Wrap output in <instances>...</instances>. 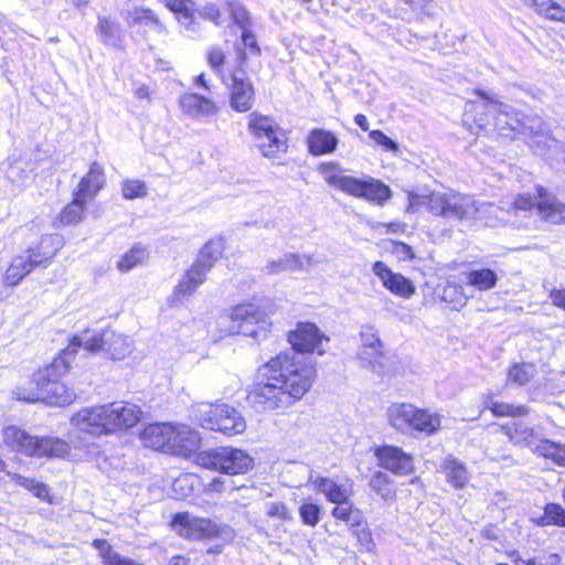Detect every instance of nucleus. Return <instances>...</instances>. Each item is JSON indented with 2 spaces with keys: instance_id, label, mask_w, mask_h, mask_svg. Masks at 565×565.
Listing matches in <instances>:
<instances>
[{
  "instance_id": "6ab92c4d",
  "label": "nucleus",
  "mask_w": 565,
  "mask_h": 565,
  "mask_svg": "<svg viewBox=\"0 0 565 565\" xmlns=\"http://www.w3.org/2000/svg\"><path fill=\"white\" fill-rule=\"evenodd\" d=\"M172 433L173 423L149 424L140 431V439L143 446L169 454Z\"/></svg>"
},
{
  "instance_id": "cd10ccee",
  "label": "nucleus",
  "mask_w": 565,
  "mask_h": 565,
  "mask_svg": "<svg viewBox=\"0 0 565 565\" xmlns=\"http://www.w3.org/2000/svg\"><path fill=\"white\" fill-rule=\"evenodd\" d=\"M541 17L565 23V0H522Z\"/></svg>"
},
{
  "instance_id": "c756f323",
  "label": "nucleus",
  "mask_w": 565,
  "mask_h": 565,
  "mask_svg": "<svg viewBox=\"0 0 565 565\" xmlns=\"http://www.w3.org/2000/svg\"><path fill=\"white\" fill-rule=\"evenodd\" d=\"M280 129L278 124L268 116L258 113H252L248 116V130L253 135L255 142L266 136L270 137L273 134H279Z\"/></svg>"
},
{
  "instance_id": "9b49d317",
  "label": "nucleus",
  "mask_w": 565,
  "mask_h": 565,
  "mask_svg": "<svg viewBox=\"0 0 565 565\" xmlns=\"http://www.w3.org/2000/svg\"><path fill=\"white\" fill-rule=\"evenodd\" d=\"M288 341L297 352H316L322 355L326 352L323 343H328L329 338L315 323L300 322L289 332Z\"/></svg>"
},
{
  "instance_id": "09e8293b",
  "label": "nucleus",
  "mask_w": 565,
  "mask_h": 565,
  "mask_svg": "<svg viewBox=\"0 0 565 565\" xmlns=\"http://www.w3.org/2000/svg\"><path fill=\"white\" fill-rule=\"evenodd\" d=\"M514 565H559L561 556L556 553H545L539 557L525 558L518 551L509 554Z\"/></svg>"
},
{
  "instance_id": "37998d69",
  "label": "nucleus",
  "mask_w": 565,
  "mask_h": 565,
  "mask_svg": "<svg viewBox=\"0 0 565 565\" xmlns=\"http://www.w3.org/2000/svg\"><path fill=\"white\" fill-rule=\"evenodd\" d=\"M225 10L231 15L233 22L241 29L245 30L252 26V17L248 10L238 0H223Z\"/></svg>"
},
{
  "instance_id": "a18cd8bd",
  "label": "nucleus",
  "mask_w": 565,
  "mask_h": 565,
  "mask_svg": "<svg viewBox=\"0 0 565 565\" xmlns=\"http://www.w3.org/2000/svg\"><path fill=\"white\" fill-rule=\"evenodd\" d=\"M148 258L147 250L137 245L125 253L117 262V268L121 273H127L138 265L143 264Z\"/></svg>"
},
{
  "instance_id": "2f4dec72",
  "label": "nucleus",
  "mask_w": 565,
  "mask_h": 565,
  "mask_svg": "<svg viewBox=\"0 0 565 565\" xmlns=\"http://www.w3.org/2000/svg\"><path fill=\"white\" fill-rule=\"evenodd\" d=\"M308 145L311 153L320 156L333 152L337 148L338 139L330 131L315 129L308 138Z\"/></svg>"
},
{
  "instance_id": "13d9d810",
  "label": "nucleus",
  "mask_w": 565,
  "mask_h": 565,
  "mask_svg": "<svg viewBox=\"0 0 565 565\" xmlns=\"http://www.w3.org/2000/svg\"><path fill=\"white\" fill-rule=\"evenodd\" d=\"M383 356V347L360 348L358 359L365 367L376 370Z\"/></svg>"
},
{
  "instance_id": "412c9836",
  "label": "nucleus",
  "mask_w": 565,
  "mask_h": 565,
  "mask_svg": "<svg viewBox=\"0 0 565 565\" xmlns=\"http://www.w3.org/2000/svg\"><path fill=\"white\" fill-rule=\"evenodd\" d=\"M536 209L544 221L553 224L565 223V204L544 188H537Z\"/></svg>"
},
{
  "instance_id": "8fccbe9b",
  "label": "nucleus",
  "mask_w": 565,
  "mask_h": 565,
  "mask_svg": "<svg viewBox=\"0 0 565 565\" xmlns=\"http://www.w3.org/2000/svg\"><path fill=\"white\" fill-rule=\"evenodd\" d=\"M536 450L541 456L553 460L558 466L565 467V444L544 440L536 447Z\"/></svg>"
},
{
  "instance_id": "774afa93",
  "label": "nucleus",
  "mask_w": 565,
  "mask_h": 565,
  "mask_svg": "<svg viewBox=\"0 0 565 565\" xmlns=\"http://www.w3.org/2000/svg\"><path fill=\"white\" fill-rule=\"evenodd\" d=\"M209 64L214 70H220L225 61V54L224 52L218 47H212L207 55Z\"/></svg>"
},
{
  "instance_id": "a211bd4d",
  "label": "nucleus",
  "mask_w": 565,
  "mask_h": 565,
  "mask_svg": "<svg viewBox=\"0 0 565 565\" xmlns=\"http://www.w3.org/2000/svg\"><path fill=\"white\" fill-rule=\"evenodd\" d=\"M210 270L209 263H195L182 277L170 297L172 305L182 303L190 297L204 280L206 273Z\"/></svg>"
},
{
  "instance_id": "bb28decb",
  "label": "nucleus",
  "mask_w": 565,
  "mask_h": 565,
  "mask_svg": "<svg viewBox=\"0 0 565 565\" xmlns=\"http://www.w3.org/2000/svg\"><path fill=\"white\" fill-rule=\"evenodd\" d=\"M126 22L128 26L135 29H154L159 32L164 31V25L161 23L158 15L149 8L134 7L126 14Z\"/></svg>"
},
{
  "instance_id": "1a4fd4ad",
  "label": "nucleus",
  "mask_w": 565,
  "mask_h": 565,
  "mask_svg": "<svg viewBox=\"0 0 565 565\" xmlns=\"http://www.w3.org/2000/svg\"><path fill=\"white\" fill-rule=\"evenodd\" d=\"M198 463L206 469L235 476L248 472L254 466V459L243 449L221 447L200 452Z\"/></svg>"
},
{
  "instance_id": "f257e3e1",
  "label": "nucleus",
  "mask_w": 565,
  "mask_h": 565,
  "mask_svg": "<svg viewBox=\"0 0 565 565\" xmlns=\"http://www.w3.org/2000/svg\"><path fill=\"white\" fill-rule=\"evenodd\" d=\"M316 376L313 364L295 352H280L258 369L247 401L258 412H284L309 392Z\"/></svg>"
},
{
  "instance_id": "5fc2aeb1",
  "label": "nucleus",
  "mask_w": 565,
  "mask_h": 565,
  "mask_svg": "<svg viewBox=\"0 0 565 565\" xmlns=\"http://www.w3.org/2000/svg\"><path fill=\"white\" fill-rule=\"evenodd\" d=\"M352 535L356 539L362 550L367 553H374L376 544L373 539V534L366 522L362 519L360 526L350 527Z\"/></svg>"
},
{
  "instance_id": "864d4df0",
  "label": "nucleus",
  "mask_w": 565,
  "mask_h": 565,
  "mask_svg": "<svg viewBox=\"0 0 565 565\" xmlns=\"http://www.w3.org/2000/svg\"><path fill=\"white\" fill-rule=\"evenodd\" d=\"M224 247L225 244L223 238L211 239L203 247L200 258L196 263H209L211 268L214 262L222 257L224 253Z\"/></svg>"
},
{
  "instance_id": "393cba45",
  "label": "nucleus",
  "mask_w": 565,
  "mask_h": 565,
  "mask_svg": "<svg viewBox=\"0 0 565 565\" xmlns=\"http://www.w3.org/2000/svg\"><path fill=\"white\" fill-rule=\"evenodd\" d=\"M39 259L32 258L28 250L17 255L6 270L3 284L11 287L17 286L34 267L39 266Z\"/></svg>"
},
{
  "instance_id": "f3484780",
  "label": "nucleus",
  "mask_w": 565,
  "mask_h": 565,
  "mask_svg": "<svg viewBox=\"0 0 565 565\" xmlns=\"http://www.w3.org/2000/svg\"><path fill=\"white\" fill-rule=\"evenodd\" d=\"M372 271L381 280L383 287L392 294L402 298H409L415 294L414 284L403 275L394 273L383 262H375L372 266Z\"/></svg>"
},
{
  "instance_id": "ddd939ff",
  "label": "nucleus",
  "mask_w": 565,
  "mask_h": 565,
  "mask_svg": "<svg viewBox=\"0 0 565 565\" xmlns=\"http://www.w3.org/2000/svg\"><path fill=\"white\" fill-rule=\"evenodd\" d=\"M71 425L93 436L109 435L105 405L81 408L71 417Z\"/></svg>"
},
{
  "instance_id": "e2e57ef3",
  "label": "nucleus",
  "mask_w": 565,
  "mask_h": 565,
  "mask_svg": "<svg viewBox=\"0 0 565 565\" xmlns=\"http://www.w3.org/2000/svg\"><path fill=\"white\" fill-rule=\"evenodd\" d=\"M301 521L309 526H315L320 521V508L313 503H303L299 508Z\"/></svg>"
},
{
  "instance_id": "c03bdc74",
  "label": "nucleus",
  "mask_w": 565,
  "mask_h": 565,
  "mask_svg": "<svg viewBox=\"0 0 565 565\" xmlns=\"http://www.w3.org/2000/svg\"><path fill=\"white\" fill-rule=\"evenodd\" d=\"M88 200L79 198L74 193L73 201L61 212V222L64 224H74L82 221Z\"/></svg>"
},
{
  "instance_id": "de8ad7c7",
  "label": "nucleus",
  "mask_w": 565,
  "mask_h": 565,
  "mask_svg": "<svg viewBox=\"0 0 565 565\" xmlns=\"http://www.w3.org/2000/svg\"><path fill=\"white\" fill-rule=\"evenodd\" d=\"M331 514L337 520L348 522L350 527L360 526L361 520L363 519L361 512L355 509L349 500L343 501L341 504H337V507L331 511Z\"/></svg>"
},
{
  "instance_id": "39448f33",
  "label": "nucleus",
  "mask_w": 565,
  "mask_h": 565,
  "mask_svg": "<svg viewBox=\"0 0 565 565\" xmlns=\"http://www.w3.org/2000/svg\"><path fill=\"white\" fill-rule=\"evenodd\" d=\"M324 182L348 195L364 199L383 206L391 198V189L372 177L359 179L345 173L340 163L331 161L318 167Z\"/></svg>"
},
{
  "instance_id": "680f3d73",
  "label": "nucleus",
  "mask_w": 565,
  "mask_h": 565,
  "mask_svg": "<svg viewBox=\"0 0 565 565\" xmlns=\"http://www.w3.org/2000/svg\"><path fill=\"white\" fill-rule=\"evenodd\" d=\"M266 514L281 522H289L292 520V515L287 505L279 501H271L265 505Z\"/></svg>"
},
{
  "instance_id": "6e6d98bb",
  "label": "nucleus",
  "mask_w": 565,
  "mask_h": 565,
  "mask_svg": "<svg viewBox=\"0 0 565 565\" xmlns=\"http://www.w3.org/2000/svg\"><path fill=\"white\" fill-rule=\"evenodd\" d=\"M198 478L191 473H181L172 482V490L175 495L180 498L189 497L195 486L198 484Z\"/></svg>"
},
{
  "instance_id": "f8f14e48",
  "label": "nucleus",
  "mask_w": 565,
  "mask_h": 565,
  "mask_svg": "<svg viewBox=\"0 0 565 565\" xmlns=\"http://www.w3.org/2000/svg\"><path fill=\"white\" fill-rule=\"evenodd\" d=\"M170 455L190 458L202 446L200 431L184 423H173L170 439Z\"/></svg>"
},
{
  "instance_id": "20e7f679",
  "label": "nucleus",
  "mask_w": 565,
  "mask_h": 565,
  "mask_svg": "<svg viewBox=\"0 0 565 565\" xmlns=\"http://www.w3.org/2000/svg\"><path fill=\"white\" fill-rule=\"evenodd\" d=\"M70 370L65 356H56L50 364L35 371L28 387H18V399L29 403L43 402L52 406H65L73 403L76 395L60 379Z\"/></svg>"
},
{
  "instance_id": "4c0bfd02",
  "label": "nucleus",
  "mask_w": 565,
  "mask_h": 565,
  "mask_svg": "<svg viewBox=\"0 0 565 565\" xmlns=\"http://www.w3.org/2000/svg\"><path fill=\"white\" fill-rule=\"evenodd\" d=\"M501 430L509 437L511 443L518 446L531 445L536 437L534 429L523 423L503 425L501 426Z\"/></svg>"
},
{
  "instance_id": "58836bf2",
  "label": "nucleus",
  "mask_w": 565,
  "mask_h": 565,
  "mask_svg": "<svg viewBox=\"0 0 565 565\" xmlns=\"http://www.w3.org/2000/svg\"><path fill=\"white\" fill-rule=\"evenodd\" d=\"M532 521L539 526L556 525L565 527V508L559 503H547L543 514L533 518Z\"/></svg>"
},
{
  "instance_id": "052dcab7",
  "label": "nucleus",
  "mask_w": 565,
  "mask_h": 565,
  "mask_svg": "<svg viewBox=\"0 0 565 565\" xmlns=\"http://www.w3.org/2000/svg\"><path fill=\"white\" fill-rule=\"evenodd\" d=\"M222 9H225L223 0H218V2H207L199 9V14L212 21L215 25H221L223 23Z\"/></svg>"
},
{
  "instance_id": "aec40b11",
  "label": "nucleus",
  "mask_w": 565,
  "mask_h": 565,
  "mask_svg": "<svg viewBox=\"0 0 565 565\" xmlns=\"http://www.w3.org/2000/svg\"><path fill=\"white\" fill-rule=\"evenodd\" d=\"M179 103L182 111L194 119L213 117L218 113V107L214 100L198 94H183Z\"/></svg>"
},
{
  "instance_id": "bf43d9fd",
  "label": "nucleus",
  "mask_w": 565,
  "mask_h": 565,
  "mask_svg": "<svg viewBox=\"0 0 565 565\" xmlns=\"http://www.w3.org/2000/svg\"><path fill=\"white\" fill-rule=\"evenodd\" d=\"M370 486L383 499L387 500L395 497V491L392 487V482L385 473L376 472L372 477Z\"/></svg>"
},
{
  "instance_id": "473e14b6",
  "label": "nucleus",
  "mask_w": 565,
  "mask_h": 565,
  "mask_svg": "<svg viewBox=\"0 0 565 565\" xmlns=\"http://www.w3.org/2000/svg\"><path fill=\"white\" fill-rule=\"evenodd\" d=\"M7 475L14 483L30 491L35 498L50 504L54 503L53 497L50 494L49 487L45 483L10 471Z\"/></svg>"
},
{
  "instance_id": "a878e982",
  "label": "nucleus",
  "mask_w": 565,
  "mask_h": 565,
  "mask_svg": "<svg viewBox=\"0 0 565 565\" xmlns=\"http://www.w3.org/2000/svg\"><path fill=\"white\" fill-rule=\"evenodd\" d=\"M105 353L114 360H124L135 348L134 340L113 330L104 331Z\"/></svg>"
},
{
  "instance_id": "ea45409f",
  "label": "nucleus",
  "mask_w": 565,
  "mask_h": 565,
  "mask_svg": "<svg viewBox=\"0 0 565 565\" xmlns=\"http://www.w3.org/2000/svg\"><path fill=\"white\" fill-rule=\"evenodd\" d=\"M92 544L99 552L104 565H141L115 552L106 540L96 539Z\"/></svg>"
},
{
  "instance_id": "b1692460",
  "label": "nucleus",
  "mask_w": 565,
  "mask_h": 565,
  "mask_svg": "<svg viewBox=\"0 0 565 565\" xmlns=\"http://www.w3.org/2000/svg\"><path fill=\"white\" fill-rule=\"evenodd\" d=\"M106 183L104 168L98 162H93L88 172L78 182L75 193L88 201L104 188Z\"/></svg>"
},
{
  "instance_id": "e433bc0d",
  "label": "nucleus",
  "mask_w": 565,
  "mask_h": 565,
  "mask_svg": "<svg viewBox=\"0 0 565 565\" xmlns=\"http://www.w3.org/2000/svg\"><path fill=\"white\" fill-rule=\"evenodd\" d=\"M96 32L100 41L107 46L117 47L122 41V32L119 25L105 17L98 19Z\"/></svg>"
},
{
  "instance_id": "69168bd1",
  "label": "nucleus",
  "mask_w": 565,
  "mask_h": 565,
  "mask_svg": "<svg viewBox=\"0 0 565 565\" xmlns=\"http://www.w3.org/2000/svg\"><path fill=\"white\" fill-rule=\"evenodd\" d=\"M362 344L360 348L383 347L379 338L377 331L373 326L366 324L361 328L360 332Z\"/></svg>"
},
{
  "instance_id": "0e129e2a",
  "label": "nucleus",
  "mask_w": 565,
  "mask_h": 565,
  "mask_svg": "<svg viewBox=\"0 0 565 565\" xmlns=\"http://www.w3.org/2000/svg\"><path fill=\"white\" fill-rule=\"evenodd\" d=\"M369 138L379 147H382L385 151H390L393 153L398 152V145L394 140H392L388 136H386L381 130H371L369 132Z\"/></svg>"
},
{
  "instance_id": "a19ab883",
  "label": "nucleus",
  "mask_w": 565,
  "mask_h": 565,
  "mask_svg": "<svg viewBox=\"0 0 565 565\" xmlns=\"http://www.w3.org/2000/svg\"><path fill=\"white\" fill-rule=\"evenodd\" d=\"M61 246L60 239L53 236H45L41 239L38 247L28 248L32 258L39 259V266L50 262L57 253Z\"/></svg>"
},
{
  "instance_id": "f704fd0d",
  "label": "nucleus",
  "mask_w": 565,
  "mask_h": 565,
  "mask_svg": "<svg viewBox=\"0 0 565 565\" xmlns=\"http://www.w3.org/2000/svg\"><path fill=\"white\" fill-rule=\"evenodd\" d=\"M441 471L446 480L456 489H462L469 481V473L463 466L455 458H446Z\"/></svg>"
},
{
  "instance_id": "4be33fe9",
  "label": "nucleus",
  "mask_w": 565,
  "mask_h": 565,
  "mask_svg": "<svg viewBox=\"0 0 565 565\" xmlns=\"http://www.w3.org/2000/svg\"><path fill=\"white\" fill-rule=\"evenodd\" d=\"M81 347L92 353L105 352L104 332L95 333L86 330L74 335L67 348L58 356H65L71 362Z\"/></svg>"
},
{
  "instance_id": "f03ea898",
  "label": "nucleus",
  "mask_w": 565,
  "mask_h": 565,
  "mask_svg": "<svg viewBox=\"0 0 565 565\" xmlns=\"http://www.w3.org/2000/svg\"><path fill=\"white\" fill-rule=\"evenodd\" d=\"M406 213H415L425 207L428 213L460 224L494 225L502 210L491 203L478 201L470 194L448 191H431L428 194L408 192Z\"/></svg>"
},
{
  "instance_id": "dca6fc26",
  "label": "nucleus",
  "mask_w": 565,
  "mask_h": 565,
  "mask_svg": "<svg viewBox=\"0 0 565 565\" xmlns=\"http://www.w3.org/2000/svg\"><path fill=\"white\" fill-rule=\"evenodd\" d=\"M379 466L394 475L407 476L414 472L413 456L396 446H383L375 449Z\"/></svg>"
},
{
  "instance_id": "c85d7f7f",
  "label": "nucleus",
  "mask_w": 565,
  "mask_h": 565,
  "mask_svg": "<svg viewBox=\"0 0 565 565\" xmlns=\"http://www.w3.org/2000/svg\"><path fill=\"white\" fill-rule=\"evenodd\" d=\"M315 488L326 495V498L335 504H341L352 495V491L343 486L338 484L333 480L324 477L317 478L313 481Z\"/></svg>"
},
{
  "instance_id": "72a5a7b5",
  "label": "nucleus",
  "mask_w": 565,
  "mask_h": 565,
  "mask_svg": "<svg viewBox=\"0 0 565 565\" xmlns=\"http://www.w3.org/2000/svg\"><path fill=\"white\" fill-rule=\"evenodd\" d=\"M214 427H216V431L233 436L243 434L247 425L243 415L227 405V413L222 417L221 423H214Z\"/></svg>"
},
{
  "instance_id": "2eb2a0df",
  "label": "nucleus",
  "mask_w": 565,
  "mask_h": 565,
  "mask_svg": "<svg viewBox=\"0 0 565 565\" xmlns=\"http://www.w3.org/2000/svg\"><path fill=\"white\" fill-rule=\"evenodd\" d=\"M230 105L239 113L252 109L254 104V87L243 70H235L231 75Z\"/></svg>"
},
{
  "instance_id": "7c9ffc66",
  "label": "nucleus",
  "mask_w": 565,
  "mask_h": 565,
  "mask_svg": "<svg viewBox=\"0 0 565 565\" xmlns=\"http://www.w3.org/2000/svg\"><path fill=\"white\" fill-rule=\"evenodd\" d=\"M310 265L309 257H302L297 254H286L277 260L268 263L266 269L269 274H279L282 271L303 270Z\"/></svg>"
},
{
  "instance_id": "0eeeda50",
  "label": "nucleus",
  "mask_w": 565,
  "mask_h": 565,
  "mask_svg": "<svg viewBox=\"0 0 565 565\" xmlns=\"http://www.w3.org/2000/svg\"><path fill=\"white\" fill-rule=\"evenodd\" d=\"M388 424L405 435H433L441 428V415L411 403H393L386 412Z\"/></svg>"
},
{
  "instance_id": "3c124183",
  "label": "nucleus",
  "mask_w": 565,
  "mask_h": 565,
  "mask_svg": "<svg viewBox=\"0 0 565 565\" xmlns=\"http://www.w3.org/2000/svg\"><path fill=\"white\" fill-rule=\"evenodd\" d=\"M536 369L532 363H516L508 371V380L518 384H527L535 375Z\"/></svg>"
},
{
  "instance_id": "4d7b16f0",
  "label": "nucleus",
  "mask_w": 565,
  "mask_h": 565,
  "mask_svg": "<svg viewBox=\"0 0 565 565\" xmlns=\"http://www.w3.org/2000/svg\"><path fill=\"white\" fill-rule=\"evenodd\" d=\"M121 194L126 200L145 198L148 194L147 184L137 179H126L121 183Z\"/></svg>"
},
{
  "instance_id": "603ef678",
  "label": "nucleus",
  "mask_w": 565,
  "mask_h": 565,
  "mask_svg": "<svg viewBox=\"0 0 565 565\" xmlns=\"http://www.w3.org/2000/svg\"><path fill=\"white\" fill-rule=\"evenodd\" d=\"M166 7L178 14V19L190 26L193 21V3L191 0H164Z\"/></svg>"
},
{
  "instance_id": "49530a36",
  "label": "nucleus",
  "mask_w": 565,
  "mask_h": 565,
  "mask_svg": "<svg viewBox=\"0 0 565 565\" xmlns=\"http://www.w3.org/2000/svg\"><path fill=\"white\" fill-rule=\"evenodd\" d=\"M486 408L491 411L493 415L519 417L525 416L529 413V408L524 405H512L508 403L497 402L492 398H488L486 402Z\"/></svg>"
},
{
  "instance_id": "423d86ee",
  "label": "nucleus",
  "mask_w": 565,
  "mask_h": 565,
  "mask_svg": "<svg viewBox=\"0 0 565 565\" xmlns=\"http://www.w3.org/2000/svg\"><path fill=\"white\" fill-rule=\"evenodd\" d=\"M483 103L486 111L493 116L494 128L501 137L513 139L516 134L536 135L542 131L543 122L539 117H520L514 109L483 90L475 92Z\"/></svg>"
},
{
  "instance_id": "9d476101",
  "label": "nucleus",
  "mask_w": 565,
  "mask_h": 565,
  "mask_svg": "<svg viewBox=\"0 0 565 565\" xmlns=\"http://www.w3.org/2000/svg\"><path fill=\"white\" fill-rule=\"evenodd\" d=\"M172 529L188 540H205L218 537L224 526L210 519L198 518L188 512L178 513L172 520Z\"/></svg>"
},
{
  "instance_id": "7ed1b4c3",
  "label": "nucleus",
  "mask_w": 565,
  "mask_h": 565,
  "mask_svg": "<svg viewBox=\"0 0 565 565\" xmlns=\"http://www.w3.org/2000/svg\"><path fill=\"white\" fill-rule=\"evenodd\" d=\"M4 444L28 457L85 461L97 450L95 443L68 441L55 436L31 435L17 426L2 429Z\"/></svg>"
},
{
  "instance_id": "338daca9",
  "label": "nucleus",
  "mask_w": 565,
  "mask_h": 565,
  "mask_svg": "<svg viewBox=\"0 0 565 565\" xmlns=\"http://www.w3.org/2000/svg\"><path fill=\"white\" fill-rule=\"evenodd\" d=\"M392 254L395 255L399 260H411L414 258V252L407 244L401 242H392Z\"/></svg>"
},
{
  "instance_id": "6e6552de",
  "label": "nucleus",
  "mask_w": 565,
  "mask_h": 565,
  "mask_svg": "<svg viewBox=\"0 0 565 565\" xmlns=\"http://www.w3.org/2000/svg\"><path fill=\"white\" fill-rule=\"evenodd\" d=\"M218 324L223 335L242 334L258 339L265 337L268 329L266 315L258 306L243 302L233 307L228 313L220 317Z\"/></svg>"
},
{
  "instance_id": "4468645a",
  "label": "nucleus",
  "mask_w": 565,
  "mask_h": 565,
  "mask_svg": "<svg viewBox=\"0 0 565 565\" xmlns=\"http://www.w3.org/2000/svg\"><path fill=\"white\" fill-rule=\"evenodd\" d=\"M108 434L126 430L140 420V408L130 403L114 402L105 404Z\"/></svg>"
},
{
  "instance_id": "5701e85b",
  "label": "nucleus",
  "mask_w": 565,
  "mask_h": 565,
  "mask_svg": "<svg viewBox=\"0 0 565 565\" xmlns=\"http://www.w3.org/2000/svg\"><path fill=\"white\" fill-rule=\"evenodd\" d=\"M227 413V404L202 402L192 407V418L203 428L216 431L214 423H221Z\"/></svg>"
},
{
  "instance_id": "c9c22d12",
  "label": "nucleus",
  "mask_w": 565,
  "mask_h": 565,
  "mask_svg": "<svg viewBox=\"0 0 565 565\" xmlns=\"http://www.w3.org/2000/svg\"><path fill=\"white\" fill-rule=\"evenodd\" d=\"M256 146L264 157L271 159L279 158V156L287 150L286 137L282 129L279 130V134H273L270 137L266 136L256 141Z\"/></svg>"
},
{
  "instance_id": "79ce46f5",
  "label": "nucleus",
  "mask_w": 565,
  "mask_h": 565,
  "mask_svg": "<svg viewBox=\"0 0 565 565\" xmlns=\"http://www.w3.org/2000/svg\"><path fill=\"white\" fill-rule=\"evenodd\" d=\"M497 281V274L489 268L476 269L467 274V282L479 291H487L494 288Z\"/></svg>"
}]
</instances>
